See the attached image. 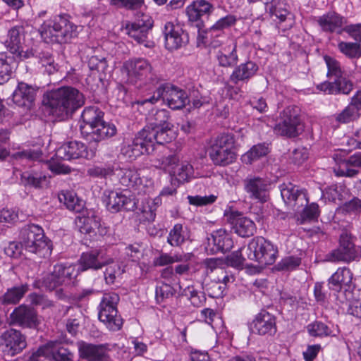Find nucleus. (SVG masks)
I'll use <instances>...</instances> for the list:
<instances>
[{
	"mask_svg": "<svg viewBox=\"0 0 361 361\" xmlns=\"http://www.w3.org/2000/svg\"><path fill=\"white\" fill-rule=\"evenodd\" d=\"M209 155L215 165L226 166L235 161V139L231 134L219 135L209 149Z\"/></svg>",
	"mask_w": 361,
	"mask_h": 361,
	"instance_id": "9",
	"label": "nucleus"
},
{
	"mask_svg": "<svg viewBox=\"0 0 361 361\" xmlns=\"http://www.w3.org/2000/svg\"><path fill=\"white\" fill-rule=\"evenodd\" d=\"M188 259L187 255L174 254L173 255L166 253H161L159 257L154 258V264L162 267L171 264L174 262H184Z\"/></svg>",
	"mask_w": 361,
	"mask_h": 361,
	"instance_id": "50",
	"label": "nucleus"
},
{
	"mask_svg": "<svg viewBox=\"0 0 361 361\" xmlns=\"http://www.w3.org/2000/svg\"><path fill=\"white\" fill-rule=\"evenodd\" d=\"M358 167H361V152L341 161L338 168H334V171L337 176L354 177L358 173V170L354 168Z\"/></svg>",
	"mask_w": 361,
	"mask_h": 361,
	"instance_id": "36",
	"label": "nucleus"
},
{
	"mask_svg": "<svg viewBox=\"0 0 361 361\" xmlns=\"http://www.w3.org/2000/svg\"><path fill=\"white\" fill-rule=\"evenodd\" d=\"M59 200L67 209L74 212H80L82 208L81 200L73 191L63 190L59 194Z\"/></svg>",
	"mask_w": 361,
	"mask_h": 361,
	"instance_id": "46",
	"label": "nucleus"
},
{
	"mask_svg": "<svg viewBox=\"0 0 361 361\" xmlns=\"http://www.w3.org/2000/svg\"><path fill=\"white\" fill-rule=\"evenodd\" d=\"M269 152L268 145L260 143L254 145L249 151L241 157V161L245 164H251Z\"/></svg>",
	"mask_w": 361,
	"mask_h": 361,
	"instance_id": "45",
	"label": "nucleus"
},
{
	"mask_svg": "<svg viewBox=\"0 0 361 361\" xmlns=\"http://www.w3.org/2000/svg\"><path fill=\"white\" fill-rule=\"evenodd\" d=\"M169 111L165 109L157 110L155 114L149 118V125L140 131H145L147 136L153 135L152 142L159 145H164L171 142L174 138V133L171 125L168 122Z\"/></svg>",
	"mask_w": 361,
	"mask_h": 361,
	"instance_id": "4",
	"label": "nucleus"
},
{
	"mask_svg": "<svg viewBox=\"0 0 361 361\" xmlns=\"http://www.w3.org/2000/svg\"><path fill=\"white\" fill-rule=\"evenodd\" d=\"M26 346L25 336L15 329L6 330L0 336V347L8 355L14 356L20 353Z\"/></svg>",
	"mask_w": 361,
	"mask_h": 361,
	"instance_id": "18",
	"label": "nucleus"
},
{
	"mask_svg": "<svg viewBox=\"0 0 361 361\" xmlns=\"http://www.w3.org/2000/svg\"><path fill=\"white\" fill-rule=\"evenodd\" d=\"M42 156V152L32 149L18 152L13 154L15 160L23 162L24 160H37Z\"/></svg>",
	"mask_w": 361,
	"mask_h": 361,
	"instance_id": "62",
	"label": "nucleus"
},
{
	"mask_svg": "<svg viewBox=\"0 0 361 361\" xmlns=\"http://www.w3.org/2000/svg\"><path fill=\"white\" fill-rule=\"evenodd\" d=\"M245 252L248 260L257 262L261 268L274 264L278 253L277 248L262 237L251 240Z\"/></svg>",
	"mask_w": 361,
	"mask_h": 361,
	"instance_id": "6",
	"label": "nucleus"
},
{
	"mask_svg": "<svg viewBox=\"0 0 361 361\" xmlns=\"http://www.w3.org/2000/svg\"><path fill=\"white\" fill-rule=\"evenodd\" d=\"M236 22V18L233 15H227L218 20L209 29V32L214 35L217 31H221L233 25Z\"/></svg>",
	"mask_w": 361,
	"mask_h": 361,
	"instance_id": "57",
	"label": "nucleus"
},
{
	"mask_svg": "<svg viewBox=\"0 0 361 361\" xmlns=\"http://www.w3.org/2000/svg\"><path fill=\"white\" fill-rule=\"evenodd\" d=\"M23 247L22 242L20 243L15 241L9 242L4 247V252L9 257L18 258L22 253Z\"/></svg>",
	"mask_w": 361,
	"mask_h": 361,
	"instance_id": "64",
	"label": "nucleus"
},
{
	"mask_svg": "<svg viewBox=\"0 0 361 361\" xmlns=\"http://www.w3.org/2000/svg\"><path fill=\"white\" fill-rule=\"evenodd\" d=\"M214 10V6L209 1L195 0L186 7L185 13L188 21L195 23V26L200 29L204 25L202 18L209 16Z\"/></svg>",
	"mask_w": 361,
	"mask_h": 361,
	"instance_id": "21",
	"label": "nucleus"
},
{
	"mask_svg": "<svg viewBox=\"0 0 361 361\" xmlns=\"http://www.w3.org/2000/svg\"><path fill=\"white\" fill-rule=\"evenodd\" d=\"M109 1L111 5L129 10L139 9L144 4V0H109Z\"/></svg>",
	"mask_w": 361,
	"mask_h": 361,
	"instance_id": "61",
	"label": "nucleus"
},
{
	"mask_svg": "<svg viewBox=\"0 0 361 361\" xmlns=\"http://www.w3.org/2000/svg\"><path fill=\"white\" fill-rule=\"evenodd\" d=\"M270 182L260 177H250L244 180V189L249 197L261 202L269 199Z\"/></svg>",
	"mask_w": 361,
	"mask_h": 361,
	"instance_id": "23",
	"label": "nucleus"
},
{
	"mask_svg": "<svg viewBox=\"0 0 361 361\" xmlns=\"http://www.w3.org/2000/svg\"><path fill=\"white\" fill-rule=\"evenodd\" d=\"M114 175L120 185L133 190L137 194H145L153 183L151 178L141 176L135 168H116L114 169Z\"/></svg>",
	"mask_w": 361,
	"mask_h": 361,
	"instance_id": "11",
	"label": "nucleus"
},
{
	"mask_svg": "<svg viewBox=\"0 0 361 361\" xmlns=\"http://www.w3.org/2000/svg\"><path fill=\"white\" fill-rule=\"evenodd\" d=\"M20 235L23 247L28 252L51 255L52 245L45 237L42 227L35 224L27 225L22 229Z\"/></svg>",
	"mask_w": 361,
	"mask_h": 361,
	"instance_id": "7",
	"label": "nucleus"
},
{
	"mask_svg": "<svg viewBox=\"0 0 361 361\" xmlns=\"http://www.w3.org/2000/svg\"><path fill=\"white\" fill-rule=\"evenodd\" d=\"M358 107L353 103L346 106L336 117L338 122L347 123L359 116Z\"/></svg>",
	"mask_w": 361,
	"mask_h": 361,
	"instance_id": "53",
	"label": "nucleus"
},
{
	"mask_svg": "<svg viewBox=\"0 0 361 361\" xmlns=\"http://www.w3.org/2000/svg\"><path fill=\"white\" fill-rule=\"evenodd\" d=\"M216 57L220 66L229 68L235 66L238 61L236 43L231 40L229 44L217 51Z\"/></svg>",
	"mask_w": 361,
	"mask_h": 361,
	"instance_id": "37",
	"label": "nucleus"
},
{
	"mask_svg": "<svg viewBox=\"0 0 361 361\" xmlns=\"http://www.w3.org/2000/svg\"><path fill=\"white\" fill-rule=\"evenodd\" d=\"M43 102L56 120L64 121L85 104V97L78 89L63 86L45 94Z\"/></svg>",
	"mask_w": 361,
	"mask_h": 361,
	"instance_id": "1",
	"label": "nucleus"
},
{
	"mask_svg": "<svg viewBox=\"0 0 361 361\" xmlns=\"http://www.w3.org/2000/svg\"><path fill=\"white\" fill-rule=\"evenodd\" d=\"M160 99H162L164 102L171 109H180L190 102V99L184 90L171 84L164 83L157 88L152 96L142 100L140 103L141 104H145L147 102L155 104Z\"/></svg>",
	"mask_w": 361,
	"mask_h": 361,
	"instance_id": "5",
	"label": "nucleus"
},
{
	"mask_svg": "<svg viewBox=\"0 0 361 361\" xmlns=\"http://www.w3.org/2000/svg\"><path fill=\"white\" fill-rule=\"evenodd\" d=\"M104 202L107 209L113 213L121 209L131 211L136 208V201L134 198L116 191H109Z\"/></svg>",
	"mask_w": 361,
	"mask_h": 361,
	"instance_id": "25",
	"label": "nucleus"
},
{
	"mask_svg": "<svg viewBox=\"0 0 361 361\" xmlns=\"http://www.w3.org/2000/svg\"><path fill=\"white\" fill-rule=\"evenodd\" d=\"M155 166L168 171L179 183L188 181L193 176V167L187 161L179 162L176 154H169L157 158Z\"/></svg>",
	"mask_w": 361,
	"mask_h": 361,
	"instance_id": "12",
	"label": "nucleus"
},
{
	"mask_svg": "<svg viewBox=\"0 0 361 361\" xmlns=\"http://www.w3.org/2000/svg\"><path fill=\"white\" fill-rule=\"evenodd\" d=\"M357 257V250L355 247L353 237L347 232L340 235L339 246L326 255V260L329 262H350Z\"/></svg>",
	"mask_w": 361,
	"mask_h": 361,
	"instance_id": "17",
	"label": "nucleus"
},
{
	"mask_svg": "<svg viewBox=\"0 0 361 361\" xmlns=\"http://www.w3.org/2000/svg\"><path fill=\"white\" fill-rule=\"evenodd\" d=\"M39 324L35 310L28 305H20L9 316V324L23 328L35 329Z\"/></svg>",
	"mask_w": 361,
	"mask_h": 361,
	"instance_id": "20",
	"label": "nucleus"
},
{
	"mask_svg": "<svg viewBox=\"0 0 361 361\" xmlns=\"http://www.w3.org/2000/svg\"><path fill=\"white\" fill-rule=\"evenodd\" d=\"M165 47L169 50L178 49L189 41L188 35L178 24L167 22L164 27Z\"/></svg>",
	"mask_w": 361,
	"mask_h": 361,
	"instance_id": "22",
	"label": "nucleus"
},
{
	"mask_svg": "<svg viewBox=\"0 0 361 361\" xmlns=\"http://www.w3.org/2000/svg\"><path fill=\"white\" fill-rule=\"evenodd\" d=\"M187 198L190 204L200 207L212 204L216 201V196L214 195H210L208 196L188 195Z\"/></svg>",
	"mask_w": 361,
	"mask_h": 361,
	"instance_id": "60",
	"label": "nucleus"
},
{
	"mask_svg": "<svg viewBox=\"0 0 361 361\" xmlns=\"http://www.w3.org/2000/svg\"><path fill=\"white\" fill-rule=\"evenodd\" d=\"M353 278V274L347 267L338 268L337 271L329 278V285L331 289L340 290L343 286H350Z\"/></svg>",
	"mask_w": 361,
	"mask_h": 361,
	"instance_id": "39",
	"label": "nucleus"
},
{
	"mask_svg": "<svg viewBox=\"0 0 361 361\" xmlns=\"http://www.w3.org/2000/svg\"><path fill=\"white\" fill-rule=\"evenodd\" d=\"M28 290L29 286L27 283L8 288L6 292L0 298V301L4 305L17 304L24 297Z\"/></svg>",
	"mask_w": 361,
	"mask_h": 361,
	"instance_id": "42",
	"label": "nucleus"
},
{
	"mask_svg": "<svg viewBox=\"0 0 361 361\" xmlns=\"http://www.w3.org/2000/svg\"><path fill=\"white\" fill-rule=\"evenodd\" d=\"M317 21L323 31L329 32H335L338 34H341L344 31L343 26L346 23V20L343 17L335 13L324 14L319 17Z\"/></svg>",
	"mask_w": 361,
	"mask_h": 361,
	"instance_id": "35",
	"label": "nucleus"
},
{
	"mask_svg": "<svg viewBox=\"0 0 361 361\" xmlns=\"http://www.w3.org/2000/svg\"><path fill=\"white\" fill-rule=\"evenodd\" d=\"M79 355L87 361H109L106 344L95 345L86 342L78 343Z\"/></svg>",
	"mask_w": 361,
	"mask_h": 361,
	"instance_id": "26",
	"label": "nucleus"
},
{
	"mask_svg": "<svg viewBox=\"0 0 361 361\" xmlns=\"http://www.w3.org/2000/svg\"><path fill=\"white\" fill-rule=\"evenodd\" d=\"M339 51L350 59L361 56V45L356 42H340L338 44Z\"/></svg>",
	"mask_w": 361,
	"mask_h": 361,
	"instance_id": "49",
	"label": "nucleus"
},
{
	"mask_svg": "<svg viewBox=\"0 0 361 361\" xmlns=\"http://www.w3.org/2000/svg\"><path fill=\"white\" fill-rule=\"evenodd\" d=\"M78 273L79 269H77L75 265L57 264L54 266L52 273L44 279L43 283L50 290L58 288L62 290L64 288L74 285Z\"/></svg>",
	"mask_w": 361,
	"mask_h": 361,
	"instance_id": "13",
	"label": "nucleus"
},
{
	"mask_svg": "<svg viewBox=\"0 0 361 361\" xmlns=\"http://www.w3.org/2000/svg\"><path fill=\"white\" fill-rule=\"evenodd\" d=\"M37 88L24 82H19L12 94L13 102L18 106L31 108L35 101Z\"/></svg>",
	"mask_w": 361,
	"mask_h": 361,
	"instance_id": "27",
	"label": "nucleus"
},
{
	"mask_svg": "<svg viewBox=\"0 0 361 361\" xmlns=\"http://www.w3.org/2000/svg\"><path fill=\"white\" fill-rule=\"evenodd\" d=\"M88 66L91 70H96L98 72H104L108 66L104 57L92 56L88 61Z\"/></svg>",
	"mask_w": 361,
	"mask_h": 361,
	"instance_id": "63",
	"label": "nucleus"
},
{
	"mask_svg": "<svg viewBox=\"0 0 361 361\" xmlns=\"http://www.w3.org/2000/svg\"><path fill=\"white\" fill-rule=\"evenodd\" d=\"M119 300L120 298L117 293H106L103 295L99 306V319L111 331H117L123 326V319L117 310Z\"/></svg>",
	"mask_w": 361,
	"mask_h": 361,
	"instance_id": "8",
	"label": "nucleus"
},
{
	"mask_svg": "<svg viewBox=\"0 0 361 361\" xmlns=\"http://www.w3.org/2000/svg\"><path fill=\"white\" fill-rule=\"evenodd\" d=\"M281 195L286 204L296 207L297 210L305 207L301 214L302 221H311L318 218L319 206L316 203L307 205L309 200L306 190L300 189L291 183L283 184L281 186Z\"/></svg>",
	"mask_w": 361,
	"mask_h": 361,
	"instance_id": "3",
	"label": "nucleus"
},
{
	"mask_svg": "<svg viewBox=\"0 0 361 361\" xmlns=\"http://www.w3.org/2000/svg\"><path fill=\"white\" fill-rule=\"evenodd\" d=\"M23 31L22 26H15L8 30L6 47L11 54L16 53L18 49H21Z\"/></svg>",
	"mask_w": 361,
	"mask_h": 361,
	"instance_id": "44",
	"label": "nucleus"
},
{
	"mask_svg": "<svg viewBox=\"0 0 361 361\" xmlns=\"http://www.w3.org/2000/svg\"><path fill=\"white\" fill-rule=\"evenodd\" d=\"M252 333L272 336L276 332V317L266 310L259 312L250 324Z\"/></svg>",
	"mask_w": 361,
	"mask_h": 361,
	"instance_id": "24",
	"label": "nucleus"
},
{
	"mask_svg": "<svg viewBox=\"0 0 361 361\" xmlns=\"http://www.w3.org/2000/svg\"><path fill=\"white\" fill-rule=\"evenodd\" d=\"M264 8L265 10H269L272 17L279 19V23L285 21L288 16L290 15L286 8V4L279 0H272L270 3H264Z\"/></svg>",
	"mask_w": 361,
	"mask_h": 361,
	"instance_id": "43",
	"label": "nucleus"
},
{
	"mask_svg": "<svg viewBox=\"0 0 361 361\" xmlns=\"http://www.w3.org/2000/svg\"><path fill=\"white\" fill-rule=\"evenodd\" d=\"M36 58L38 59V63L41 65L42 72L51 75L58 71V64L55 63L52 54L49 52H39L36 55Z\"/></svg>",
	"mask_w": 361,
	"mask_h": 361,
	"instance_id": "47",
	"label": "nucleus"
},
{
	"mask_svg": "<svg viewBox=\"0 0 361 361\" xmlns=\"http://www.w3.org/2000/svg\"><path fill=\"white\" fill-rule=\"evenodd\" d=\"M185 240V235L184 234L182 224H175L173 228L169 231L167 242L173 247H178L181 245Z\"/></svg>",
	"mask_w": 361,
	"mask_h": 361,
	"instance_id": "51",
	"label": "nucleus"
},
{
	"mask_svg": "<svg viewBox=\"0 0 361 361\" xmlns=\"http://www.w3.org/2000/svg\"><path fill=\"white\" fill-rule=\"evenodd\" d=\"M153 20L151 16L144 13L136 14L135 21L126 26L127 34L137 44L145 47H152L154 42L149 39V34L153 27Z\"/></svg>",
	"mask_w": 361,
	"mask_h": 361,
	"instance_id": "14",
	"label": "nucleus"
},
{
	"mask_svg": "<svg viewBox=\"0 0 361 361\" xmlns=\"http://www.w3.org/2000/svg\"><path fill=\"white\" fill-rule=\"evenodd\" d=\"M39 353L49 361H72L73 355L58 341H49L39 348Z\"/></svg>",
	"mask_w": 361,
	"mask_h": 361,
	"instance_id": "29",
	"label": "nucleus"
},
{
	"mask_svg": "<svg viewBox=\"0 0 361 361\" xmlns=\"http://www.w3.org/2000/svg\"><path fill=\"white\" fill-rule=\"evenodd\" d=\"M78 27L71 23L66 15H59L45 21L39 32L44 39L59 43H66L78 35Z\"/></svg>",
	"mask_w": 361,
	"mask_h": 361,
	"instance_id": "2",
	"label": "nucleus"
},
{
	"mask_svg": "<svg viewBox=\"0 0 361 361\" xmlns=\"http://www.w3.org/2000/svg\"><path fill=\"white\" fill-rule=\"evenodd\" d=\"M114 173V170L110 166H92L87 170V174L94 178H106Z\"/></svg>",
	"mask_w": 361,
	"mask_h": 361,
	"instance_id": "56",
	"label": "nucleus"
},
{
	"mask_svg": "<svg viewBox=\"0 0 361 361\" xmlns=\"http://www.w3.org/2000/svg\"><path fill=\"white\" fill-rule=\"evenodd\" d=\"M20 181L25 186H30L35 188H43L47 186L49 177L40 171H25L20 175Z\"/></svg>",
	"mask_w": 361,
	"mask_h": 361,
	"instance_id": "40",
	"label": "nucleus"
},
{
	"mask_svg": "<svg viewBox=\"0 0 361 361\" xmlns=\"http://www.w3.org/2000/svg\"><path fill=\"white\" fill-rule=\"evenodd\" d=\"M123 68L128 75V81L135 84L138 80L145 79L152 85H157L160 77L154 72L151 63L144 58L127 61Z\"/></svg>",
	"mask_w": 361,
	"mask_h": 361,
	"instance_id": "10",
	"label": "nucleus"
},
{
	"mask_svg": "<svg viewBox=\"0 0 361 361\" xmlns=\"http://www.w3.org/2000/svg\"><path fill=\"white\" fill-rule=\"evenodd\" d=\"M303 130L299 115V108L295 106L286 107L281 113L280 121L276 125L274 131L281 135L294 137Z\"/></svg>",
	"mask_w": 361,
	"mask_h": 361,
	"instance_id": "15",
	"label": "nucleus"
},
{
	"mask_svg": "<svg viewBox=\"0 0 361 361\" xmlns=\"http://www.w3.org/2000/svg\"><path fill=\"white\" fill-rule=\"evenodd\" d=\"M117 133L116 126L104 120L99 123L92 130H86V139L90 142H99L114 136Z\"/></svg>",
	"mask_w": 361,
	"mask_h": 361,
	"instance_id": "33",
	"label": "nucleus"
},
{
	"mask_svg": "<svg viewBox=\"0 0 361 361\" xmlns=\"http://www.w3.org/2000/svg\"><path fill=\"white\" fill-rule=\"evenodd\" d=\"M77 225L80 233L90 235H99L103 236L108 232L107 228L101 224L100 218L94 214L78 217Z\"/></svg>",
	"mask_w": 361,
	"mask_h": 361,
	"instance_id": "30",
	"label": "nucleus"
},
{
	"mask_svg": "<svg viewBox=\"0 0 361 361\" xmlns=\"http://www.w3.org/2000/svg\"><path fill=\"white\" fill-rule=\"evenodd\" d=\"M324 59L328 69L326 75L330 80L334 81L346 75L337 60L329 56H325Z\"/></svg>",
	"mask_w": 361,
	"mask_h": 361,
	"instance_id": "48",
	"label": "nucleus"
},
{
	"mask_svg": "<svg viewBox=\"0 0 361 361\" xmlns=\"http://www.w3.org/2000/svg\"><path fill=\"white\" fill-rule=\"evenodd\" d=\"M106 263L99 252L83 253L80 259V267L79 269L81 271H85L88 269L97 270L101 269Z\"/></svg>",
	"mask_w": 361,
	"mask_h": 361,
	"instance_id": "41",
	"label": "nucleus"
},
{
	"mask_svg": "<svg viewBox=\"0 0 361 361\" xmlns=\"http://www.w3.org/2000/svg\"><path fill=\"white\" fill-rule=\"evenodd\" d=\"M259 70L258 65L252 61H247L237 66L230 75V80L234 84L239 82H247L254 77Z\"/></svg>",
	"mask_w": 361,
	"mask_h": 361,
	"instance_id": "34",
	"label": "nucleus"
},
{
	"mask_svg": "<svg viewBox=\"0 0 361 361\" xmlns=\"http://www.w3.org/2000/svg\"><path fill=\"white\" fill-rule=\"evenodd\" d=\"M96 149L90 148L81 142L71 141L63 144L56 150L57 157L71 160L79 158L90 159L95 156Z\"/></svg>",
	"mask_w": 361,
	"mask_h": 361,
	"instance_id": "19",
	"label": "nucleus"
},
{
	"mask_svg": "<svg viewBox=\"0 0 361 361\" xmlns=\"http://www.w3.org/2000/svg\"><path fill=\"white\" fill-rule=\"evenodd\" d=\"M245 247H243L227 257L228 264L233 267H239L244 264V262L248 260L245 254Z\"/></svg>",
	"mask_w": 361,
	"mask_h": 361,
	"instance_id": "58",
	"label": "nucleus"
},
{
	"mask_svg": "<svg viewBox=\"0 0 361 361\" xmlns=\"http://www.w3.org/2000/svg\"><path fill=\"white\" fill-rule=\"evenodd\" d=\"M4 54H0V85L6 83L11 78L13 67Z\"/></svg>",
	"mask_w": 361,
	"mask_h": 361,
	"instance_id": "55",
	"label": "nucleus"
},
{
	"mask_svg": "<svg viewBox=\"0 0 361 361\" xmlns=\"http://www.w3.org/2000/svg\"><path fill=\"white\" fill-rule=\"evenodd\" d=\"M154 135L145 134V131H139L131 142H126L121 147V154L130 160H134L145 153H150L154 150L155 143L152 142Z\"/></svg>",
	"mask_w": 361,
	"mask_h": 361,
	"instance_id": "16",
	"label": "nucleus"
},
{
	"mask_svg": "<svg viewBox=\"0 0 361 361\" xmlns=\"http://www.w3.org/2000/svg\"><path fill=\"white\" fill-rule=\"evenodd\" d=\"M124 272L121 266L116 262L109 264L104 271V278L107 284H113Z\"/></svg>",
	"mask_w": 361,
	"mask_h": 361,
	"instance_id": "52",
	"label": "nucleus"
},
{
	"mask_svg": "<svg viewBox=\"0 0 361 361\" xmlns=\"http://www.w3.org/2000/svg\"><path fill=\"white\" fill-rule=\"evenodd\" d=\"M228 221L232 224L235 233L243 238H247L254 235L256 226L255 223L249 218L244 216L238 212H232L228 216Z\"/></svg>",
	"mask_w": 361,
	"mask_h": 361,
	"instance_id": "28",
	"label": "nucleus"
},
{
	"mask_svg": "<svg viewBox=\"0 0 361 361\" xmlns=\"http://www.w3.org/2000/svg\"><path fill=\"white\" fill-rule=\"evenodd\" d=\"M307 331L309 334L314 337H322L329 336L331 333V329L327 325L322 322L316 321L310 324L307 326Z\"/></svg>",
	"mask_w": 361,
	"mask_h": 361,
	"instance_id": "54",
	"label": "nucleus"
},
{
	"mask_svg": "<svg viewBox=\"0 0 361 361\" xmlns=\"http://www.w3.org/2000/svg\"><path fill=\"white\" fill-rule=\"evenodd\" d=\"M233 245L232 238L224 229L214 231L208 238V246L212 254L228 252L233 247Z\"/></svg>",
	"mask_w": 361,
	"mask_h": 361,
	"instance_id": "31",
	"label": "nucleus"
},
{
	"mask_svg": "<svg viewBox=\"0 0 361 361\" xmlns=\"http://www.w3.org/2000/svg\"><path fill=\"white\" fill-rule=\"evenodd\" d=\"M301 263V259L298 257L288 256L283 258L277 264V269L282 271H291L297 268Z\"/></svg>",
	"mask_w": 361,
	"mask_h": 361,
	"instance_id": "59",
	"label": "nucleus"
},
{
	"mask_svg": "<svg viewBox=\"0 0 361 361\" xmlns=\"http://www.w3.org/2000/svg\"><path fill=\"white\" fill-rule=\"evenodd\" d=\"M81 117L84 123L80 126L81 131L86 135V130H92L102 122L104 113L98 107L88 106L83 110Z\"/></svg>",
	"mask_w": 361,
	"mask_h": 361,
	"instance_id": "38",
	"label": "nucleus"
},
{
	"mask_svg": "<svg viewBox=\"0 0 361 361\" xmlns=\"http://www.w3.org/2000/svg\"><path fill=\"white\" fill-rule=\"evenodd\" d=\"M353 84L346 76L334 81H325L319 84L317 88L329 94H348L353 90Z\"/></svg>",
	"mask_w": 361,
	"mask_h": 361,
	"instance_id": "32",
	"label": "nucleus"
}]
</instances>
